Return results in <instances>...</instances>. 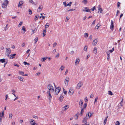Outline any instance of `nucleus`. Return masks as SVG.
<instances>
[{
	"label": "nucleus",
	"mask_w": 125,
	"mask_h": 125,
	"mask_svg": "<svg viewBox=\"0 0 125 125\" xmlns=\"http://www.w3.org/2000/svg\"><path fill=\"white\" fill-rule=\"evenodd\" d=\"M47 88L49 90V91H50L51 92H53L54 91L53 87L51 84H49L48 85Z\"/></svg>",
	"instance_id": "obj_1"
},
{
	"label": "nucleus",
	"mask_w": 125,
	"mask_h": 125,
	"mask_svg": "<svg viewBox=\"0 0 125 125\" xmlns=\"http://www.w3.org/2000/svg\"><path fill=\"white\" fill-rule=\"evenodd\" d=\"M8 3L9 2L7 0H6L1 5L2 7L3 8H6L7 7V5L8 4Z\"/></svg>",
	"instance_id": "obj_2"
},
{
	"label": "nucleus",
	"mask_w": 125,
	"mask_h": 125,
	"mask_svg": "<svg viewBox=\"0 0 125 125\" xmlns=\"http://www.w3.org/2000/svg\"><path fill=\"white\" fill-rule=\"evenodd\" d=\"M6 54L8 57H10L9 54L11 52V50L9 48H6Z\"/></svg>",
	"instance_id": "obj_3"
},
{
	"label": "nucleus",
	"mask_w": 125,
	"mask_h": 125,
	"mask_svg": "<svg viewBox=\"0 0 125 125\" xmlns=\"http://www.w3.org/2000/svg\"><path fill=\"white\" fill-rule=\"evenodd\" d=\"M61 90V88L60 87H57L55 90V94L57 95Z\"/></svg>",
	"instance_id": "obj_4"
},
{
	"label": "nucleus",
	"mask_w": 125,
	"mask_h": 125,
	"mask_svg": "<svg viewBox=\"0 0 125 125\" xmlns=\"http://www.w3.org/2000/svg\"><path fill=\"white\" fill-rule=\"evenodd\" d=\"M83 83L81 81H80L77 84L76 87V88L77 89H79L83 85Z\"/></svg>",
	"instance_id": "obj_5"
},
{
	"label": "nucleus",
	"mask_w": 125,
	"mask_h": 125,
	"mask_svg": "<svg viewBox=\"0 0 125 125\" xmlns=\"http://www.w3.org/2000/svg\"><path fill=\"white\" fill-rule=\"evenodd\" d=\"M89 117H87V115H86L85 117L83 118L82 121V123H83L86 124L87 123V121L89 119Z\"/></svg>",
	"instance_id": "obj_6"
},
{
	"label": "nucleus",
	"mask_w": 125,
	"mask_h": 125,
	"mask_svg": "<svg viewBox=\"0 0 125 125\" xmlns=\"http://www.w3.org/2000/svg\"><path fill=\"white\" fill-rule=\"evenodd\" d=\"M69 80V77H67L65 78L64 81V83L67 86L68 85V82Z\"/></svg>",
	"instance_id": "obj_7"
},
{
	"label": "nucleus",
	"mask_w": 125,
	"mask_h": 125,
	"mask_svg": "<svg viewBox=\"0 0 125 125\" xmlns=\"http://www.w3.org/2000/svg\"><path fill=\"white\" fill-rule=\"evenodd\" d=\"M30 122L31 125H38L35 122V121L32 119H31Z\"/></svg>",
	"instance_id": "obj_8"
},
{
	"label": "nucleus",
	"mask_w": 125,
	"mask_h": 125,
	"mask_svg": "<svg viewBox=\"0 0 125 125\" xmlns=\"http://www.w3.org/2000/svg\"><path fill=\"white\" fill-rule=\"evenodd\" d=\"M47 94L48 95V98L49 99V100L50 101H51L52 98V96L50 94V91H48L47 92Z\"/></svg>",
	"instance_id": "obj_9"
},
{
	"label": "nucleus",
	"mask_w": 125,
	"mask_h": 125,
	"mask_svg": "<svg viewBox=\"0 0 125 125\" xmlns=\"http://www.w3.org/2000/svg\"><path fill=\"white\" fill-rule=\"evenodd\" d=\"M114 25H113V21L112 20L111 21V24L110 26V29L112 31H113L114 29Z\"/></svg>",
	"instance_id": "obj_10"
},
{
	"label": "nucleus",
	"mask_w": 125,
	"mask_h": 125,
	"mask_svg": "<svg viewBox=\"0 0 125 125\" xmlns=\"http://www.w3.org/2000/svg\"><path fill=\"white\" fill-rule=\"evenodd\" d=\"M83 11L88 12H91V11L87 7H85L84 9L83 10Z\"/></svg>",
	"instance_id": "obj_11"
},
{
	"label": "nucleus",
	"mask_w": 125,
	"mask_h": 125,
	"mask_svg": "<svg viewBox=\"0 0 125 125\" xmlns=\"http://www.w3.org/2000/svg\"><path fill=\"white\" fill-rule=\"evenodd\" d=\"M23 3V1H20L19 2V3L18 5V7H20L21 8H22V4Z\"/></svg>",
	"instance_id": "obj_12"
},
{
	"label": "nucleus",
	"mask_w": 125,
	"mask_h": 125,
	"mask_svg": "<svg viewBox=\"0 0 125 125\" xmlns=\"http://www.w3.org/2000/svg\"><path fill=\"white\" fill-rule=\"evenodd\" d=\"M43 6L42 5H41L37 9V11L39 12H40L42 10Z\"/></svg>",
	"instance_id": "obj_13"
},
{
	"label": "nucleus",
	"mask_w": 125,
	"mask_h": 125,
	"mask_svg": "<svg viewBox=\"0 0 125 125\" xmlns=\"http://www.w3.org/2000/svg\"><path fill=\"white\" fill-rule=\"evenodd\" d=\"M80 61V60L79 58H76V60L75 63V65H77L79 64Z\"/></svg>",
	"instance_id": "obj_14"
},
{
	"label": "nucleus",
	"mask_w": 125,
	"mask_h": 125,
	"mask_svg": "<svg viewBox=\"0 0 125 125\" xmlns=\"http://www.w3.org/2000/svg\"><path fill=\"white\" fill-rule=\"evenodd\" d=\"M69 107L68 105H65L62 108V110L63 111L66 110Z\"/></svg>",
	"instance_id": "obj_15"
},
{
	"label": "nucleus",
	"mask_w": 125,
	"mask_h": 125,
	"mask_svg": "<svg viewBox=\"0 0 125 125\" xmlns=\"http://www.w3.org/2000/svg\"><path fill=\"white\" fill-rule=\"evenodd\" d=\"M74 91L72 89H70L68 93H69V94L70 95H71L73 94L74 92Z\"/></svg>",
	"instance_id": "obj_16"
},
{
	"label": "nucleus",
	"mask_w": 125,
	"mask_h": 125,
	"mask_svg": "<svg viewBox=\"0 0 125 125\" xmlns=\"http://www.w3.org/2000/svg\"><path fill=\"white\" fill-rule=\"evenodd\" d=\"M16 54L14 53L10 55V57H9L10 59H12L14 58V56H15Z\"/></svg>",
	"instance_id": "obj_17"
},
{
	"label": "nucleus",
	"mask_w": 125,
	"mask_h": 125,
	"mask_svg": "<svg viewBox=\"0 0 125 125\" xmlns=\"http://www.w3.org/2000/svg\"><path fill=\"white\" fill-rule=\"evenodd\" d=\"M98 42V40L97 39H95L94 40L93 42V44L94 45H95Z\"/></svg>",
	"instance_id": "obj_18"
},
{
	"label": "nucleus",
	"mask_w": 125,
	"mask_h": 125,
	"mask_svg": "<svg viewBox=\"0 0 125 125\" xmlns=\"http://www.w3.org/2000/svg\"><path fill=\"white\" fill-rule=\"evenodd\" d=\"M22 30L23 31H22V33H24L26 31V29L25 27L24 26H23L22 27Z\"/></svg>",
	"instance_id": "obj_19"
},
{
	"label": "nucleus",
	"mask_w": 125,
	"mask_h": 125,
	"mask_svg": "<svg viewBox=\"0 0 125 125\" xmlns=\"http://www.w3.org/2000/svg\"><path fill=\"white\" fill-rule=\"evenodd\" d=\"M83 102L81 100H80L79 102V106L80 107H81L82 105H83Z\"/></svg>",
	"instance_id": "obj_20"
},
{
	"label": "nucleus",
	"mask_w": 125,
	"mask_h": 125,
	"mask_svg": "<svg viewBox=\"0 0 125 125\" xmlns=\"http://www.w3.org/2000/svg\"><path fill=\"white\" fill-rule=\"evenodd\" d=\"M29 2L32 4H34L35 5H37L36 3H34L33 1L32 0H29Z\"/></svg>",
	"instance_id": "obj_21"
},
{
	"label": "nucleus",
	"mask_w": 125,
	"mask_h": 125,
	"mask_svg": "<svg viewBox=\"0 0 125 125\" xmlns=\"http://www.w3.org/2000/svg\"><path fill=\"white\" fill-rule=\"evenodd\" d=\"M86 115H87V117H89V119L90 118V117H91V116H92V114L91 113H88L87 114H86Z\"/></svg>",
	"instance_id": "obj_22"
},
{
	"label": "nucleus",
	"mask_w": 125,
	"mask_h": 125,
	"mask_svg": "<svg viewBox=\"0 0 125 125\" xmlns=\"http://www.w3.org/2000/svg\"><path fill=\"white\" fill-rule=\"evenodd\" d=\"M97 48L96 47H95L94 48V50H93V52L94 53L96 54L97 53Z\"/></svg>",
	"instance_id": "obj_23"
},
{
	"label": "nucleus",
	"mask_w": 125,
	"mask_h": 125,
	"mask_svg": "<svg viewBox=\"0 0 125 125\" xmlns=\"http://www.w3.org/2000/svg\"><path fill=\"white\" fill-rule=\"evenodd\" d=\"M78 113H77L76 114L74 115V117L76 120H77L78 118Z\"/></svg>",
	"instance_id": "obj_24"
},
{
	"label": "nucleus",
	"mask_w": 125,
	"mask_h": 125,
	"mask_svg": "<svg viewBox=\"0 0 125 125\" xmlns=\"http://www.w3.org/2000/svg\"><path fill=\"white\" fill-rule=\"evenodd\" d=\"M63 97L62 95H61L60 97L59 98V100L60 101L62 102V100L63 98Z\"/></svg>",
	"instance_id": "obj_25"
},
{
	"label": "nucleus",
	"mask_w": 125,
	"mask_h": 125,
	"mask_svg": "<svg viewBox=\"0 0 125 125\" xmlns=\"http://www.w3.org/2000/svg\"><path fill=\"white\" fill-rule=\"evenodd\" d=\"M19 74L23 76L24 75V73L23 72L19 71Z\"/></svg>",
	"instance_id": "obj_26"
},
{
	"label": "nucleus",
	"mask_w": 125,
	"mask_h": 125,
	"mask_svg": "<svg viewBox=\"0 0 125 125\" xmlns=\"http://www.w3.org/2000/svg\"><path fill=\"white\" fill-rule=\"evenodd\" d=\"M98 13H102V12L103 10H102V8H101L99 9L98 10Z\"/></svg>",
	"instance_id": "obj_27"
},
{
	"label": "nucleus",
	"mask_w": 125,
	"mask_h": 125,
	"mask_svg": "<svg viewBox=\"0 0 125 125\" xmlns=\"http://www.w3.org/2000/svg\"><path fill=\"white\" fill-rule=\"evenodd\" d=\"M47 59L46 57L42 58L41 59V61L42 62H44Z\"/></svg>",
	"instance_id": "obj_28"
},
{
	"label": "nucleus",
	"mask_w": 125,
	"mask_h": 125,
	"mask_svg": "<svg viewBox=\"0 0 125 125\" xmlns=\"http://www.w3.org/2000/svg\"><path fill=\"white\" fill-rule=\"evenodd\" d=\"M18 78L20 80V81L24 82V80H23V79L22 77H18Z\"/></svg>",
	"instance_id": "obj_29"
},
{
	"label": "nucleus",
	"mask_w": 125,
	"mask_h": 125,
	"mask_svg": "<svg viewBox=\"0 0 125 125\" xmlns=\"http://www.w3.org/2000/svg\"><path fill=\"white\" fill-rule=\"evenodd\" d=\"M12 113H10L9 114V118L11 119L12 118Z\"/></svg>",
	"instance_id": "obj_30"
},
{
	"label": "nucleus",
	"mask_w": 125,
	"mask_h": 125,
	"mask_svg": "<svg viewBox=\"0 0 125 125\" xmlns=\"http://www.w3.org/2000/svg\"><path fill=\"white\" fill-rule=\"evenodd\" d=\"M5 62V59H0V62L3 63Z\"/></svg>",
	"instance_id": "obj_31"
},
{
	"label": "nucleus",
	"mask_w": 125,
	"mask_h": 125,
	"mask_svg": "<svg viewBox=\"0 0 125 125\" xmlns=\"http://www.w3.org/2000/svg\"><path fill=\"white\" fill-rule=\"evenodd\" d=\"M108 117V116H107L106 117V118H105V120H104V125H105L106 124V121L107 120V118Z\"/></svg>",
	"instance_id": "obj_32"
},
{
	"label": "nucleus",
	"mask_w": 125,
	"mask_h": 125,
	"mask_svg": "<svg viewBox=\"0 0 125 125\" xmlns=\"http://www.w3.org/2000/svg\"><path fill=\"white\" fill-rule=\"evenodd\" d=\"M82 2L84 3V4H86L87 3V0H83Z\"/></svg>",
	"instance_id": "obj_33"
},
{
	"label": "nucleus",
	"mask_w": 125,
	"mask_h": 125,
	"mask_svg": "<svg viewBox=\"0 0 125 125\" xmlns=\"http://www.w3.org/2000/svg\"><path fill=\"white\" fill-rule=\"evenodd\" d=\"M87 46H85L83 49V50L84 51H87Z\"/></svg>",
	"instance_id": "obj_34"
},
{
	"label": "nucleus",
	"mask_w": 125,
	"mask_h": 125,
	"mask_svg": "<svg viewBox=\"0 0 125 125\" xmlns=\"http://www.w3.org/2000/svg\"><path fill=\"white\" fill-rule=\"evenodd\" d=\"M88 36V34L87 33H86L84 34V36L86 38H87Z\"/></svg>",
	"instance_id": "obj_35"
},
{
	"label": "nucleus",
	"mask_w": 125,
	"mask_h": 125,
	"mask_svg": "<svg viewBox=\"0 0 125 125\" xmlns=\"http://www.w3.org/2000/svg\"><path fill=\"white\" fill-rule=\"evenodd\" d=\"M49 26V23H46V25H45V28H48Z\"/></svg>",
	"instance_id": "obj_36"
},
{
	"label": "nucleus",
	"mask_w": 125,
	"mask_h": 125,
	"mask_svg": "<svg viewBox=\"0 0 125 125\" xmlns=\"http://www.w3.org/2000/svg\"><path fill=\"white\" fill-rule=\"evenodd\" d=\"M84 111H83V108H82L81 111L80 112V114L81 115H82L83 114V113Z\"/></svg>",
	"instance_id": "obj_37"
},
{
	"label": "nucleus",
	"mask_w": 125,
	"mask_h": 125,
	"mask_svg": "<svg viewBox=\"0 0 125 125\" xmlns=\"http://www.w3.org/2000/svg\"><path fill=\"white\" fill-rule=\"evenodd\" d=\"M38 17H39V16L37 15H36L35 16V18H34L35 20V21H36L38 19Z\"/></svg>",
	"instance_id": "obj_38"
},
{
	"label": "nucleus",
	"mask_w": 125,
	"mask_h": 125,
	"mask_svg": "<svg viewBox=\"0 0 125 125\" xmlns=\"http://www.w3.org/2000/svg\"><path fill=\"white\" fill-rule=\"evenodd\" d=\"M98 99V96H96V98L95 99V101H94V104H95V103H96L97 102V100Z\"/></svg>",
	"instance_id": "obj_39"
},
{
	"label": "nucleus",
	"mask_w": 125,
	"mask_h": 125,
	"mask_svg": "<svg viewBox=\"0 0 125 125\" xmlns=\"http://www.w3.org/2000/svg\"><path fill=\"white\" fill-rule=\"evenodd\" d=\"M38 37H36L34 40V42L35 43L38 41Z\"/></svg>",
	"instance_id": "obj_40"
},
{
	"label": "nucleus",
	"mask_w": 125,
	"mask_h": 125,
	"mask_svg": "<svg viewBox=\"0 0 125 125\" xmlns=\"http://www.w3.org/2000/svg\"><path fill=\"white\" fill-rule=\"evenodd\" d=\"M72 3V2H70L67 5V6L70 7L71 6V5Z\"/></svg>",
	"instance_id": "obj_41"
},
{
	"label": "nucleus",
	"mask_w": 125,
	"mask_h": 125,
	"mask_svg": "<svg viewBox=\"0 0 125 125\" xmlns=\"http://www.w3.org/2000/svg\"><path fill=\"white\" fill-rule=\"evenodd\" d=\"M23 23V21H21L19 24L18 27H20V26H21L22 25Z\"/></svg>",
	"instance_id": "obj_42"
},
{
	"label": "nucleus",
	"mask_w": 125,
	"mask_h": 125,
	"mask_svg": "<svg viewBox=\"0 0 125 125\" xmlns=\"http://www.w3.org/2000/svg\"><path fill=\"white\" fill-rule=\"evenodd\" d=\"M108 94L110 95H112L113 93L112 92L110 91H108Z\"/></svg>",
	"instance_id": "obj_43"
},
{
	"label": "nucleus",
	"mask_w": 125,
	"mask_h": 125,
	"mask_svg": "<svg viewBox=\"0 0 125 125\" xmlns=\"http://www.w3.org/2000/svg\"><path fill=\"white\" fill-rule=\"evenodd\" d=\"M100 25L98 24L97 25L95 26V28L98 29Z\"/></svg>",
	"instance_id": "obj_44"
},
{
	"label": "nucleus",
	"mask_w": 125,
	"mask_h": 125,
	"mask_svg": "<svg viewBox=\"0 0 125 125\" xmlns=\"http://www.w3.org/2000/svg\"><path fill=\"white\" fill-rule=\"evenodd\" d=\"M120 124L119 122L118 121L116 122L115 124V125H119Z\"/></svg>",
	"instance_id": "obj_45"
},
{
	"label": "nucleus",
	"mask_w": 125,
	"mask_h": 125,
	"mask_svg": "<svg viewBox=\"0 0 125 125\" xmlns=\"http://www.w3.org/2000/svg\"><path fill=\"white\" fill-rule=\"evenodd\" d=\"M57 44L56 42H55L54 43L53 45V47H55L56 45H57Z\"/></svg>",
	"instance_id": "obj_46"
},
{
	"label": "nucleus",
	"mask_w": 125,
	"mask_h": 125,
	"mask_svg": "<svg viewBox=\"0 0 125 125\" xmlns=\"http://www.w3.org/2000/svg\"><path fill=\"white\" fill-rule=\"evenodd\" d=\"M23 63L24 65H29L30 64L29 63H27L26 62H23Z\"/></svg>",
	"instance_id": "obj_47"
},
{
	"label": "nucleus",
	"mask_w": 125,
	"mask_h": 125,
	"mask_svg": "<svg viewBox=\"0 0 125 125\" xmlns=\"http://www.w3.org/2000/svg\"><path fill=\"white\" fill-rule=\"evenodd\" d=\"M64 67H63L62 66L60 69V70H61V71H62L64 69Z\"/></svg>",
	"instance_id": "obj_48"
},
{
	"label": "nucleus",
	"mask_w": 125,
	"mask_h": 125,
	"mask_svg": "<svg viewBox=\"0 0 125 125\" xmlns=\"http://www.w3.org/2000/svg\"><path fill=\"white\" fill-rule=\"evenodd\" d=\"M29 14L30 15H31L32 14V11L30 9L29 10Z\"/></svg>",
	"instance_id": "obj_49"
},
{
	"label": "nucleus",
	"mask_w": 125,
	"mask_h": 125,
	"mask_svg": "<svg viewBox=\"0 0 125 125\" xmlns=\"http://www.w3.org/2000/svg\"><path fill=\"white\" fill-rule=\"evenodd\" d=\"M87 105V104H84V106H83V109H85L86 108Z\"/></svg>",
	"instance_id": "obj_50"
},
{
	"label": "nucleus",
	"mask_w": 125,
	"mask_h": 125,
	"mask_svg": "<svg viewBox=\"0 0 125 125\" xmlns=\"http://www.w3.org/2000/svg\"><path fill=\"white\" fill-rule=\"evenodd\" d=\"M95 9V6L93 8H92L91 10H92L93 11Z\"/></svg>",
	"instance_id": "obj_51"
},
{
	"label": "nucleus",
	"mask_w": 125,
	"mask_h": 125,
	"mask_svg": "<svg viewBox=\"0 0 125 125\" xmlns=\"http://www.w3.org/2000/svg\"><path fill=\"white\" fill-rule=\"evenodd\" d=\"M4 111H2V112L1 114L2 116V117H3L4 116Z\"/></svg>",
	"instance_id": "obj_52"
},
{
	"label": "nucleus",
	"mask_w": 125,
	"mask_h": 125,
	"mask_svg": "<svg viewBox=\"0 0 125 125\" xmlns=\"http://www.w3.org/2000/svg\"><path fill=\"white\" fill-rule=\"evenodd\" d=\"M120 12L119 10H117V11L116 14V16H117L118 15V13H119Z\"/></svg>",
	"instance_id": "obj_53"
},
{
	"label": "nucleus",
	"mask_w": 125,
	"mask_h": 125,
	"mask_svg": "<svg viewBox=\"0 0 125 125\" xmlns=\"http://www.w3.org/2000/svg\"><path fill=\"white\" fill-rule=\"evenodd\" d=\"M63 3L65 7H66L67 6V4L66 2H63Z\"/></svg>",
	"instance_id": "obj_54"
},
{
	"label": "nucleus",
	"mask_w": 125,
	"mask_h": 125,
	"mask_svg": "<svg viewBox=\"0 0 125 125\" xmlns=\"http://www.w3.org/2000/svg\"><path fill=\"white\" fill-rule=\"evenodd\" d=\"M106 53L108 57H109V56L110 55V54L108 51L106 52Z\"/></svg>",
	"instance_id": "obj_55"
},
{
	"label": "nucleus",
	"mask_w": 125,
	"mask_h": 125,
	"mask_svg": "<svg viewBox=\"0 0 125 125\" xmlns=\"http://www.w3.org/2000/svg\"><path fill=\"white\" fill-rule=\"evenodd\" d=\"M59 53L57 54L55 56V57L56 58H58L59 57Z\"/></svg>",
	"instance_id": "obj_56"
},
{
	"label": "nucleus",
	"mask_w": 125,
	"mask_h": 125,
	"mask_svg": "<svg viewBox=\"0 0 125 125\" xmlns=\"http://www.w3.org/2000/svg\"><path fill=\"white\" fill-rule=\"evenodd\" d=\"M2 117L1 115H0V122H1L2 121V118H1Z\"/></svg>",
	"instance_id": "obj_57"
},
{
	"label": "nucleus",
	"mask_w": 125,
	"mask_h": 125,
	"mask_svg": "<svg viewBox=\"0 0 125 125\" xmlns=\"http://www.w3.org/2000/svg\"><path fill=\"white\" fill-rule=\"evenodd\" d=\"M68 70L67 69L66 70L65 73H64V75H66L67 74V73H68Z\"/></svg>",
	"instance_id": "obj_58"
},
{
	"label": "nucleus",
	"mask_w": 125,
	"mask_h": 125,
	"mask_svg": "<svg viewBox=\"0 0 125 125\" xmlns=\"http://www.w3.org/2000/svg\"><path fill=\"white\" fill-rule=\"evenodd\" d=\"M56 52V50L55 49H54V50L52 51V53H55Z\"/></svg>",
	"instance_id": "obj_59"
},
{
	"label": "nucleus",
	"mask_w": 125,
	"mask_h": 125,
	"mask_svg": "<svg viewBox=\"0 0 125 125\" xmlns=\"http://www.w3.org/2000/svg\"><path fill=\"white\" fill-rule=\"evenodd\" d=\"M94 96V94H91L90 95V97L91 98H92V97H93Z\"/></svg>",
	"instance_id": "obj_60"
},
{
	"label": "nucleus",
	"mask_w": 125,
	"mask_h": 125,
	"mask_svg": "<svg viewBox=\"0 0 125 125\" xmlns=\"http://www.w3.org/2000/svg\"><path fill=\"white\" fill-rule=\"evenodd\" d=\"M43 19H45V17L43 16L42 15L40 17V18H41V17Z\"/></svg>",
	"instance_id": "obj_61"
},
{
	"label": "nucleus",
	"mask_w": 125,
	"mask_h": 125,
	"mask_svg": "<svg viewBox=\"0 0 125 125\" xmlns=\"http://www.w3.org/2000/svg\"><path fill=\"white\" fill-rule=\"evenodd\" d=\"M108 52H110L111 53H112L113 52V50H110L108 51Z\"/></svg>",
	"instance_id": "obj_62"
},
{
	"label": "nucleus",
	"mask_w": 125,
	"mask_h": 125,
	"mask_svg": "<svg viewBox=\"0 0 125 125\" xmlns=\"http://www.w3.org/2000/svg\"><path fill=\"white\" fill-rule=\"evenodd\" d=\"M96 20L95 19L93 21L92 23V25H94L95 24L96 21Z\"/></svg>",
	"instance_id": "obj_63"
},
{
	"label": "nucleus",
	"mask_w": 125,
	"mask_h": 125,
	"mask_svg": "<svg viewBox=\"0 0 125 125\" xmlns=\"http://www.w3.org/2000/svg\"><path fill=\"white\" fill-rule=\"evenodd\" d=\"M89 38L91 40L92 39V35H90L89 37Z\"/></svg>",
	"instance_id": "obj_64"
}]
</instances>
